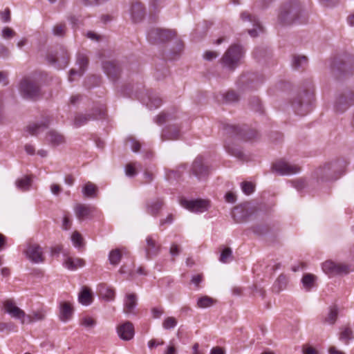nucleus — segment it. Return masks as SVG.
<instances>
[{
    "label": "nucleus",
    "instance_id": "obj_1",
    "mask_svg": "<svg viewBox=\"0 0 354 354\" xmlns=\"http://www.w3.org/2000/svg\"><path fill=\"white\" fill-rule=\"evenodd\" d=\"M347 165V161L343 158L326 162L314 171V178L318 184L335 181L344 174Z\"/></svg>",
    "mask_w": 354,
    "mask_h": 354
},
{
    "label": "nucleus",
    "instance_id": "obj_2",
    "mask_svg": "<svg viewBox=\"0 0 354 354\" xmlns=\"http://www.w3.org/2000/svg\"><path fill=\"white\" fill-rule=\"evenodd\" d=\"M301 8L297 0H292L286 3L281 8L279 15V20L283 25H290L299 21V16L301 13Z\"/></svg>",
    "mask_w": 354,
    "mask_h": 354
},
{
    "label": "nucleus",
    "instance_id": "obj_3",
    "mask_svg": "<svg viewBox=\"0 0 354 354\" xmlns=\"http://www.w3.org/2000/svg\"><path fill=\"white\" fill-rule=\"evenodd\" d=\"M243 54L244 51L241 46L232 44L223 54L220 61L221 64L223 67L234 71L239 65Z\"/></svg>",
    "mask_w": 354,
    "mask_h": 354
},
{
    "label": "nucleus",
    "instance_id": "obj_4",
    "mask_svg": "<svg viewBox=\"0 0 354 354\" xmlns=\"http://www.w3.org/2000/svg\"><path fill=\"white\" fill-rule=\"evenodd\" d=\"M313 102V91H305L294 100L292 106L296 114L303 116L312 110Z\"/></svg>",
    "mask_w": 354,
    "mask_h": 354
},
{
    "label": "nucleus",
    "instance_id": "obj_5",
    "mask_svg": "<svg viewBox=\"0 0 354 354\" xmlns=\"http://www.w3.org/2000/svg\"><path fill=\"white\" fill-rule=\"evenodd\" d=\"M19 90L21 96L26 99H35L40 95V88L35 80L26 77L20 82Z\"/></svg>",
    "mask_w": 354,
    "mask_h": 354
},
{
    "label": "nucleus",
    "instance_id": "obj_6",
    "mask_svg": "<svg viewBox=\"0 0 354 354\" xmlns=\"http://www.w3.org/2000/svg\"><path fill=\"white\" fill-rule=\"evenodd\" d=\"M46 59L48 62L56 68L62 69L67 66L69 55L66 49L64 47L61 46L59 50L49 53L47 55Z\"/></svg>",
    "mask_w": 354,
    "mask_h": 354
},
{
    "label": "nucleus",
    "instance_id": "obj_7",
    "mask_svg": "<svg viewBox=\"0 0 354 354\" xmlns=\"http://www.w3.org/2000/svg\"><path fill=\"white\" fill-rule=\"evenodd\" d=\"M223 129L226 133L232 136H237L245 140H250L257 136L256 131L252 130L246 131L239 126L228 123L223 124Z\"/></svg>",
    "mask_w": 354,
    "mask_h": 354
},
{
    "label": "nucleus",
    "instance_id": "obj_8",
    "mask_svg": "<svg viewBox=\"0 0 354 354\" xmlns=\"http://www.w3.org/2000/svg\"><path fill=\"white\" fill-rule=\"evenodd\" d=\"M3 309L12 318L17 319L21 324L28 322L29 320L26 316V313L20 308L17 306L15 303L11 299H7L3 303Z\"/></svg>",
    "mask_w": 354,
    "mask_h": 354
},
{
    "label": "nucleus",
    "instance_id": "obj_9",
    "mask_svg": "<svg viewBox=\"0 0 354 354\" xmlns=\"http://www.w3.org/2000/svg\"><path fill=\"white\" fill-rule=\"evenodd\" d=\"M176 32L171 30L153 28L151 29L147 33V38L149 41L153 44L165 42L174 37Z\"/></svg>",
    "mask_w": 354,
    "mask_h": 354
},
{
    "label": "nucleus",
    "instance_id": "obj_10",
    "mask_svg": "<svg viewBox=\"0 0 354 354\" xmlns=\"http://www.w3.org/2000/svg\"><path fill=\"white\" fill-rule=\"evenodd\" d=\"M23 253L33 263H40L44 261L42 248L37 243H26Z\"/></svg>",
    "mask_w": 354,
    "mask_h": 354
},
{
    "label": "nucleus",
    "instance_id": "obj_11",
    "mask_svg": "<svg viewBox=\"0 0 354 354\" xmlns=\"http://www.w3.org/2000/svg\"><path fill=\"white\" fill-rule=\"evenodd\" d=\"M75 314V307L72 302L68 301H59L57 306V316L59 319L64 322H71Z\"/></svg>",
    "mask_w": 354,
    "mask_h": 354
},
{
    "label": "nucleus",
    "instance_id": "obj_12",
    "mask_svg": "<svg viewBox=\"0 0 354 354\" xmlns=\"http://www.w3.org/2000/svg\"><path fill=\"white\" fill-rule=\"evenodd\" d=\"M180 205L188 210L195 213H202L209 207V201L204 199L187 200L182 198Z\"/></svg>",
    "mask_w": 354,
    "mask_h": 354
},
{
    "label": "nucleus",
    "instance_id": "obj_13",
    "mask_svg": "<svg viewBox=\"0 0 354 354\" xmlns=\"http://www.w3.org/2000/svg\"><path fill=\"white\" fill-rule=\"evenodd\" d=\"M323 271L329 277H334L342 274H347L349 272L348 266L335 263L333 261H326L322 263Z\"/></svg>",
    "mask_w": 354,
    "mask_h": 354
},
{
    "label": "nucleus",
    "instance_id": "obj_14",
    "mask_svg": "<svg viewBox=\"0 0 354 354\" xmlns=\"http://www.w3.org/2000/svg\"><path fill=\"white\" fill-rule=\"evenodd\" d=\"M272 169L279 175H292L300 171V167L283 160H279L273 164Z\"/></svg>",
    "mask_w": 354,
    "mask_h": 354
},
{
    "label": "nucleus",
    "instance_id": "obj_15",
    "mask_svg": "<svg viewBox=\"0 0 354 354\" xmlns=\"http://www.w3.org/2000/svg\"><path fill=\"white\" fill-rule=\"evenodd\" d=\"M353 63L354 57L345 55L342 57L334 59L331 63V68L343 73H346L353 68Z\"/></svg>",
    "mask_w": 354,
    "mask_h": 354
},
{
    "label": "nucleus",
    "instance_id": "obj_16",
    "mask_svg": "<svg viewBox=\"0 0 354 354\" xmlns=\"http://www.w3.org/2000/svg\"><path fill=\"white\" fill-rule=\"evenodd\" d=\"M138 305V296L136 293H127L123 301V312L126 315H136Z\"/></svg>",
    "mask_w": 354,
    "mask_h": 354
},
{
    "label": "nucleus",
    "instance_id": "obj_17",
    "mask_svg": "<svg viewBox=\"0 0 354 354\" xmlns=\"http://www.w3.org/2000/svg\"><path fill=\"white\" fill-rule=\"evenodd\" d=\"M192 171L198 180L205 179L209 174V168L204 165L201 156H198L195 159L192 164Z\"/></svg>",
    "mask_w": 354,
    "mask_h": 354
},
{
    "label": "nucleus",
    "instance_id": "obj_18",
    "mask_svg": "<svg viewBox=\"0 0 354 354\" xmlns=\"http://www.w3.org/2000/svg\"><path fill=\"white\" fill-rule=\"evenodd\" d=\"M160 245L151 236H148L146 238V245L145 247V256L147 259L157 256L160 252Z\"/></svg>",
    "mask_w": 354,
    "mask_h": 354
},
{
    "label": "nucleus",
    "instance_id": "obj_19",
    "mask_svg": "<svg viewBox=\"0 0 354 354\" xmlns=\"http://www.w3.org/2000/svg\"><path fill=\"white\" fill-rule=\"evenodd\" d=\"M102 68L105 74L112 80H115L121 71L120 67L115 61L102 62Z\"/></svg>",
    "mask_w": 354,
    "mask_h": 354
},
{
    "label": "nucleus",
    "instance_id": "obj_20",
    "mask_svg": "<svg viewBox=\"0 0 354 354\" xmlns=\"http://www.w3.org/2000/svg\"><path fill=\"white\" fill-rule=\"evenodd\" d=\"M145 9L140 2H135L130 9L131 18L134 24L140 23L145 17Z\"/></svg>",
    "mask_w": 354,
    "mask_h": 354
},
{
    "label": "nucleus",
    "instance_id": "obj_21",
    "mask_svg": "<svg viewBox=\"0 0 354 354\" xmlns=\"http://www.w3.org/2000/svg\"><path fill=\"white\" fill-rule=\"evenodd\" d=\"M97 293L100 298L106 301H113L115 299V289L106 283H102L97 286Z\"/></svg>",
    "mask_w": 354,
    "mask_h": 354
},
{
    "label": "nucleus",
    "instance_id": "obj_22",
    "mask_svg": "<svg viewBox=\"0 0 354 354\" xmlns=\"http://www.w3.org/2000/svg\"><path fill=\"white\" fill-rule=\"evenodd\" d=\"M50 122V118H46L39 122H33L26 127V131L31 136H37L43 132Z\"/></svg>",
    "mask_w": 354,
    "mask_h": 354
},
{
    "label": "nucleus",
    "instance_id": "obj_23",
    "mask_svg": "<svg viewBox=\"0 0 354 354\" xmlns=\"http://www.w3.org/2000/svg\"><path fill=\"white\" fill-rule=\"evenodd\" d=\"M241 18L243 21H248L251 22L252 24L254 26V28L248 30V33L251 37H257L258 35L257 30H258L260 31L262 30L261 26L258 19L256 17L250 15L247 12H243L241 14Z\"/></svg>",
    "mask_w": 354,
    "mask_h": 354
},
{
    "label": "nucleus",
    "instance_id": "obj_24",
    "mask_svg": "<svg viewBox=\"0 0 354 354\" xmlns=\"http://www.w3.org/2000/svg\"><path fill=\"white\" fill-rule=\"evenodd\" d=\"M46 140L52 147H57L65 142L64 136L55 130H50L46 134Z\"/></svg>",
    "mask_w": 354,
    "mask_h": 354
},
{
    "label": "nucleus",
    "instance_id": "obj_25",
    "mask_svg": "<svg viewBox=\"0 0 354 354\" xmlns=\"http://www.w3.org/2000/svg\"><path fill=\"white\" fill-rule=\"evenodd\" d=\"M78 64H80L79 70L71 69L69 73L68 80L70 82H73L75 80V76L81 77L83 73L85 72L87 66V59L86 58H79Z\"/></svg>",
    "mask_w": 354,
    "mask_h": 354
},
{
    "label": "nucleus",
    "instance_id": "obj_26",
    "mask_svg": "<svg viewBox=\"0 0 354 354\" xmlns=\"http://www.w3.org/2000/svg\"><path fill=\"white\" fill-rule=\"evenodd\" d=\"M163 204V201L160 198H157L155 201L148 202L146 205L147 213L152 216H157L162 207Z\"/></svg>",
    "mask_w": 354,
    "mask_h": 354
},
{
    "label": "nucleus",
    "instance_id": "obj_27",
    "mask_svg": "<svg viewBox=\"0 0 354 354\" xmlns=\"http://www.w3.org/2000/svg\"><path fill=\"white\" fill-rule=\"evenodd\" d=\"M26 316L29 320L28 322H24V324H30L44 320L46 316V310L44 309H39L32 311L30 314H26Z\"/></svg>",
    "mask_w": 354,
    "mask_h": 354
},
{
    "label": "nucleus",
    "instance_id": "obj_28",
    "mask_svg": "<svg viewBox=\"0 0 354 354\" xmlns=\"http://www.w3.org/2000/svg\"><path fill=\"white\" fill-rule=\"evenodd\" d=\"M179 129L176 127H169L164 129L162 133V139L165 140H176L179 138Z\"/></svg>",
    "mask_w": 354,
    "mask_h": 354
},
{
    "label": "nucleus",
    "instance_id": "obj_29",
    "mask_svg": "<svg viewBox=\"0 0 354 354\" xmlns=\"http://www.w3.org/2000/svg\"><path fill=\"white\" fill-rule=\"evenodd\" d=\"M84 261L80 259H73L72 257H67L64 262V266L71 270H75L78 268L84 266Z\"/></svg>",
    "mask_w": 354,
    "mask_h": 354
},
{
    "label": "nucleus",
    "instance_id": "obj_30",
    "mask_svg": "<svg viewBox=\"0 0 354 354\" xmlns=\"http://www.w3.org/2000/svg\"><path fill=\"white\" fill-rule=\"evenodd\" d=\"M351 103L347 100V97L345 95L339 96L335 104V109L337 112L342 113L345 111L350 106Z\"/></svg>",
    "mask_w": 354,
    "mask_h": 354
},
{
    "label": "nucleus",
    "instance_id": "obj_31",
    "mask_svg": "<svg viewBox=\"0 0 354 354\" xmlns=\"http://www.w3.org/2000/svg\"><path fill=\"white\" fill-rule=\"evenodd\" d=\"M338 313V308L336 305L330 306L328 313L324 317V322L328 324H333L337 319Z\"/></svg>",
    "mask_w": 354,
    "mask_h": 354
},
{
    "label": "nucleus",
    "instance_id": "obj_32",
    "mask_svg": "<svg viewBox=\"0 0 354 354\" xmlns=\"http://www.w3.org/2000/svg\"><path fill=\"white\" fill-rule=\"evenodd\" d=\"M74 212L76 217L80 221H83L86 218L88 215V207L82 204L77 203L74 207Z\"/></svg>",
    "mask_w": 354,
    "mask_h": 354
},
{
    "label": "nucleus",
    "instance_id": "obj_33",
    "mask_svg": "<svg viewBox=\"0 0 354 354\" xmlns=\"http://www.w3.org/2000/svg\"><path fill=\"white\" fill-rule=\"evenodd\" d=\"M308 58L304 55H294L292 66L294 69H299L307 65Z\"/></svg>",
    "mask_w": 354,
    "mask_h": 354
},
{
    "label": "nucleus",
    "instance_id": "obj_34",
    "mask_svg": "<svg viewBox=\"0 0 354 354\" xmlns=\"http://www.w3.org/2000/svg\"><path fill=\"white\" fill-rule=\"evenodd\" d=\"M77 301L79 304L83 306L88 305V287L84 286L81 288L78 295Z\"/></svg>",
    "mask_w": 354,
    "mask_h": 354
},
{
    "label": "nucleus",
    "instance_id": "obj_35",
    "mask_svg": "<svg viewBox=\"0 0 354 354\" xmlns=\"http://www.w3.org/2000/svg\"><path fill=\"white\" fill-rule=\"evenodd\" d=\"M162 104V100L154 93H150L148 95V102L147 106L149 109H157Z\"/></svg>",
    "mask_w": 354,
    "mask_h": 354
},
{
    "label": "nucleus",
    "instance_id": "obj_36",
    "mask_svg": "<svg viewBox=\"0 0 354 354\" xmlns=\"http://www.w3.org/2000/svg\"><path fill=\"white\" fill-rule=\"evenodd\" d=\"M106 114V109L103 104L100 106L92 109V113H90V120H100L104 118Z\"/></svg>",
    "mask_w": 354,
    "mask_h": 354
},
{
    "label": "nucleus",
    "instance_id": "obj_37",
    "mask_svg": "<svg viewBox=\"0 0 354 354\" xmlns=\"http://www.w3.org/2000/svg\"><path fill=\"white\" fill-rule=\"evenodd\" d=\"M71 239L73 246L79 250L85 246L83 237L77 231H75L72 234Z\"/></svg>",
    "mask_w": 354,
    "mask_h": 354
},
{
    "label": "nucleus",
    "instance_id": "obj_38",
    "mask_svg": "<svg viewBox=\"0 0 354 354\" xmlns=\"http://www.w3.org/2000/svg\"><path fill=\"white\" fill-rule=\"evenodd\" d=\"M288 280L286 275L281 274L277 279L274 283V289L277 292H280L286 288Z\"/></svg>",
    "mask_w": 354,
    "mask_h": 354
},
{
    "label": "nucleus",
    "instance_id": "obj_39",
    "mask_svg": "<svg viewBox=\"0 0 354 354\" xmlns=\"http://www.w3.org/2000/svg\"><path fill=\"white\" fill-rule=\"evenodd\" d=\"M216 303V300L208 296L200 297L197 301V306L201 308H208L213 306Z\"/></svg>",
    "mask_w": 354,
    "mask_h": 354
},
{
    "label": "nucleus",
    "instance_id": "obj_40",
    "mask_svg": "<svg viewBox=\"0 0 354 354\" xmlns=\"http://www.w3.org/2000/svg\"><path fill=\"white\" fill-rule=\"evenodd\" d=\"M16 186L22 191L29 190L31 186V180L29 177L25 176L16 180Z\"/></svg>",
    "mask_w": 354,
    "mask_h": 354
},
{
    "label": "nucleus",
    "instance_id": "obj_41",
    "mask_svg": "<svg viewBox=\"0 0 354 354\" xmlns=\"http://www.w3.org/2000/svg\"><path fill=\"white\" fill-rule=\"evenodd\" d=\"M227 152L232 156L237 158L239 160H246L245 155L242 150L236 147H226Z\"/></svg>",
    "mask_w": 354,
    "mask_h": 354
},
{
    "label": "nucleus",
    "instance_id": "obj_42",
    "mask_svg": "<svg viewBox=\"0 0 354 354\" xmlns=\"http://www.w3.org/2000/svg\"><path fill=\"white\" fill-rule=\"evenodd\" d=\"M122 258V254L119 249H115L110 252L109 255V259L110 263L112 265H118Z\"/></svg>",
    "mask_w": 354,
    "mask_h": 354
},
{
    "label": "nucleus",
    "instance_id": "obj_43",
    "mask_svg": "<svg viewBox=\"0 0 354 354\" xmlns=\"http://www.w3.org/2000/svg\"><path fill=\"white\" fill-rule=\"evenodd\" d=\"M315 280V277L313 274H306L303 277L301 282L304 287L309 290L313 286Z\"/></svg>",
    "mask_w": 354,
    "mask_h": 354
},
{
    "label": "nucleus",
    "instance_id": "obj_44",
    "mask_svg": "<svg viewBox=\"0 0 354 354\" xmlns=\"http://www.w3.org/2000/svg\"><path fill=\"white\" fill-rule=\"evenodd\" d=\"M232 259V251L231 248H225L221 254L219 260L221 262L223 263H226L230 261V260Z\"/></svg>",
    "mask_w": 354,
    "mask_h": 354
},
{
    "label": "nucleus",
    "instance_id": "obj_45",
    "mask_svg": "<svg viewBox=\"0 0 354 354\" xmlns=\"http://www.w3.org/2000/svg\"><path fill=\"white\" fill-rule=\"evenodd\" d=\"M87 122V115L86 114L78 113L74 120L73 126L75 128H79L82 125L86 124Z\"/></svg>",
    "mask_w": 354,
    "mask_h": 354
},
{
    "label": "nucleus",
    "instance_id": "obj_46",
    "mask_svg": "<svg viewBox=\"0 0 354 354\" xmlns=\"http://www.w3.org/2000/svg\"><path fill=\"white\" fill-rule=\"evenodd\" d=\"M117 332H134L133 324L129 321H126L118 326Z\"/></svg>",
    "mask_w": 354,
    "mask_h": 354
},
{
    "label": "nucleus",
    "instance_id": "obj_47",
    "mask_svg": "<svg viewBox=\"0 0 354 354\" xmlns=\"http://www.w3.org/2000/svg\"><path fill=\"white\" fill-rule=\"evenodd\" d=\"M177 324V320L174 317H167L163 323L162 326L165 330H171L174 328Z\"/></svg>",
    "mask_w": 354,
    "mask_h": 354
},
{
    "label": "nucleus",
    "instance_id": "obj_48",
    "mask_svg": "<svg viewBox=\"0 0 354 354\" xmlns=\"http://www.w3.org/2000/svg\"><path fill=\"white\" fill-rule=\"evenodd\" d=\"M66 32V25L64 24H56L53 28V33L55 36L62 37Z\"/></svg>",
    "mask_w": 354,
    "mask_h": 354
},
{
    "label": "nucleus",
    "instance_id": "obj_49",
    "mask_svg": "<svg viewBox=\"0 0 354 354\" xmlns=\"http://www.w3.org/2000/svg\"><path fill=\"white\" fill-rule=\"evenodd\" d=\"M241 189L246 195H250L254 191V185L250 182H243L241 183Z\"/></svg>",
    "mask_w": 354,
    "mask_h": 354
},
{
    "label": "nucleus",
    "instance_id": "obj_50",
    "mask_svg": "<svg viewBox=\"0 0 354 354\" xmlns=\"http://www.w3.org/2000/svg\"><path fill=\"white\" fill-rule=\"evenodd\" d=\"M225 100L227 102H234L239 100V96L234 91H228L224 95Z\"/></svg>",
    "mask_w": 354,
    "mask_h": 354
},
{
    "label": "nucleus",
    "instance_id": "obj_51",
    "mask_svg": "<svg viewBox=\"0 0 354 354\" xmlns=\"http://www.w3.org/2000/svg\"><path fill=\"white\" fill-rule=\"evenodd\" d=\"M151 316L153 319L160 318L165 313L163 308L162 307H153L151 310Z\"/></svg>",
    "mask_w": 354,
    "mask_h": 354
},
{
    "label": "nucleus",
    "instance_id": "obj_52",
    "mask_svg": "<svg viewBox=\"0 0 354 354\" xmlns=\"http://www.w3.org/2000/svg\"><path fill=\"white\" fill-rule=\"evenodd\" d=\"M125 174L129 177H133L136 175L135 167L132 163H129L125 167Z\"/></svg>",
    "mask_w": 354,
    "mask_h": 354
},
{
    "label": "nucleus",
    "instance_id": "obj_53",
    "mask_svg": "<svg viewBox=\"0 0 354 354\" xmlns=\"http://www.w3.org/2000/svg\"><path fill=\"white\" fill-rule=\"evenodd\" d=\"M353 339L352 333H340L339 339L345 345L349 344L350 341Z\"/></svg>",
    "mask_w": 354,
    "mask_h": 354
},
{
    "label": "nucleus",
    "instance_id": "obj_54",
    "mask_svg": "<svg viewBox=\"0 0 354 354\" xmlns=\"http://www.w3.org/2000/svg\"><path fill=\"white\" fill-rule=\"evenodd\" d=\"M303 354H319V351L308 344H304L302 346Z\"/></svg>",
    "mask_w": 354,
    "mask_h": 354
},
{
    "label": "nucleus",
    "instance_id": "obj_55",
    "mask_svg": "<svg viewBox=\"0 0 354 354\" xmlns=\"http://www.w3.org/2000/svg\"><path fill=\"white\" fill-rule=\"evenodd\" d=\"M169 253L173 257L178 256L180 253V246L176 243H172L169 249Z\"/></svg>",
    "mask_w": 354,
    "mask_h": 354
},
{
    "label": "nucleus",
    "instance_id": "obj_56",
    "mask_svg": "<svg viewBox=\"0 0 354 354\" xmlns=\"http://www.w3.org/2000/svg\"><path fill=\"white\" fill-rule=\"evenodd\" d=\"M15 32H14V30L8 27H6L2 30L1 35L4 39L11 38L13 36H15Z\"/></svg>",
    "mask_w": 354,
    "mask_h": 354
},
{
    "label": "nucleus",
    "instance_id": "obj_57",
    "mask_svg": "<svg viewBox=\"0 0 354 354\" xmlns=\"http://www.w3.org/2000/svg\"><path fill=\"white\" fill-rule=\"evenodd\" d=\"M119 272L121 274H128V275H129V278L128 279H133V278H134L135 274H136L134 271H133L131 270H129V269H127V267L124 266H122L120 268Z\"/></svg>",
    "mask_w": 354,
    "mask_h": 354
},
{
    "label": "nucleus",
    "instance_id": "obj_58",
    "mask_svg": "<svg viewBox=\"0 0 354 354\" xmlns=\"http://www.w3.org/2000/svg\"><path fill=\"white\" fill-rule=\"evenodd\" d=\"M71 224L72 223L68 216L67 214H64L62 221V229L64 230H68L71 227Z\"/></svg>",
    "mask_w": 354,
    "mask_h": 354
},
{
    "label": "nucleus",
    "instance_id": "obj_59",
    "mask_svg": "<svg viewBox=\"0 0 354 354\" xmlns=\"http://www.w3.org/2000/svg\"><path fill=\"white\" fill-rule=\"evenodd\" d=\"M217 56H218V54L216 52L207 51L205 53L203 57L205 59H206L207 61H211L213 59H215L216 57H217Z\"/></svg>",
    "mask_w": 354,
    "mask_h": 354
},
{
    "label": "nucleus",
    "instance_id": "obj_60",
    "mask_svg": "<svg viewBox=\"0 0 354 354\" xmlns=\"http://www.w3.org/2000/svg\"><path fill=\"white\" fill-rule=\"evenodd\" d=\"M82 100V97L80 95H72L70 99L71 104L77 106L78 105Z\"/></svg>",
    "mask_w": 354,
    "mask_h": 354
},
{
    "label": "nucleus",
    "instance_id": "obj_61",
    "mask_svg": "<svg viewBox=\"0 0 354 354\" xmlns=\"http://www.w3.org/2000/svg\"><path fill=\"white\" fill-rule=\"evenodd\" d=\"M168 115L164 113L159 114L156 118V122L158 124H162L167 121V118Z\"/></svg>",
    "mask_w": 354,
    "mask_h": 354
},
{
    "label": "nucleus",
    "instance_id": "obj_62",
    "mask_svg": "<svg viewBox=\"0 0 354 354\" xmlns=\"http://www.w3.org/2000/svg\"><path fill=\"white\" fill-rule=\"evenodd\" d=\"M131 147L132 151L133 152L139 151L140 149V147H141L140 143L134 139H131Z\"/></svg>",
    "mask_w": 354,
    "mask_h": 354
},
{
    "label": "nucleus",
    "instance_id": "obj_63",
    "mask_svg": "<svg viewBox=\"0 0 354 354\" xmlns=\"http://www.w3.org/2000/svg\"><path fill=\"white\" fill-rule=\"evenodd\" d=\"M0 17L3 21L8 22L10 19V12L9 10L0 12Z\"/></svg>",
    "mask_w": 354,
    "mask_h": 354
},
{
    "label": "nucleus",
    "instance_id": "obj_64",
    "mask_svg": "<svg viewBox=\"0 0 354 354\" xmlns=\"http://www.w3.org/2000/svg\"><path fill=\"white\" fill-rule=\"evenodd\" d=\"M328 353L329 354H346L343 351L338 350L334 346H332L329 347V348H328Z\"/></svg>",
    "mask_w": 354,
    "mask_h": 354
}]
</instances>
